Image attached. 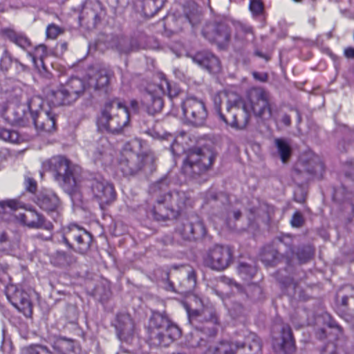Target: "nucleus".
<instances>
[{
  "label": "nucleus",
  "mask_w": 354,
  "mask_h": 354,
  "mask_svg": "<svg viewBox=\"0 0 354 354\" xmlns=\"http://www.w3.org/2000/svg\"><path fill=\"white\" fill-rule=\"evenodd\" d=\"M167 187V179L165 178L151 187V192L156 196L153 214L158 221L176 218L191 204L190 198L185 192L175 191L163 194Z\"/></svg>",
  "instance_id": "1"
},
{
  "label": "nucleus",
  "mask_w": 354,
  "mask_h": 354,
  "mask_svg": "<svg viewBox=\"0 0 354 354\" xmlns=\"http://www.w3.org/2000/svg\"><path fill=\"white\" fill-rule=\"evenodd\" d=\"M230 25L235 28V39L237 40L254 39L253 28L248 24L234 21L228 19H222L212 23L207 24L203 29V35L205 39L212 43H215L220 48L225 47L231 38Z\"/></svg>",
  "instance_id": "2"
},
{
  "label": "nucleus",
  "mask_w": 354,
  "mask_h": 354,
  "mask_svg": "<svg viewBox=\"0 0 354 354\" xmlns=\"http://www.w3.org/2000/svg\"><path fill=\"white\" fill-rule=\"evenodd\" d=\"M43 169L52 173L55 180L68 194H75L80 185V168L66 157L53 156L42 164Z\"/></svg>",
  "instance_id": "3"
},
{
  "label": "nucleus",
  "mask_w": 354,
  "mask_h": 354,
  "mask_svg": "<svg viewBox=\"0 0 354 354\" xmlns=\"http://www.w3.org/2000/svg\"><path fill=\"white\" fill-rule=\"evenodd\" d=\"M129 123L127 106L118 99L106 102L97 118V124L102 131L119 133Z\"/></svg>",
  "instance_id": "4"
},
{
  "label": "nucleus",
  "mask_w": 354,
  "mask_h": 354,
  "mask_svg": "<svg viewBox=\"0 0 354 354\" xmlns=\"http://www.w3.org/2000/svg\"><path fill=\"white\" fill-rule=\"evenodd\" d=\"M148 327L151 344L154 346H168L180 336L179 328L158 312L153 313Z\"/></svg>",
  "instance_id": "5"
},
{
  "label": "nucleus",
  "mask_w": 354,
  "mask_h": 354,
  "mask_svg": "<svg viewBox=\"0 0 354 354\" xmlns=\"http://www.w3.org/2000/svg\"><path fill=\"white\" fill-rule=\"evenodd\" d=\"M225 96L227 97L226 114H223L221 112L220 106L217 105L218 102L216 98L214 100L216 111L220 118L227 124L235 129H244L247 127L250 119V111L247 104L235 94H225Z\"/></svg>",
  "instance_id": "6"
},
{
  "label": "nucleus",
  "mask_w": 354,
  "mask_h": 354,
  "mask_svg": "<svg viewBox=\"0 0 354 354\" xmlns=\"http://www.w3.org/2000/svg\"><path fill=\"white\" fill-rule=\"evenodd\" d=\"M214 154L209 149H192L183 161L182 173L187 178H194L206 171L214 161Z\"/></svg>",
  "instance_id": "7"
},
{
  "label": "nucleus",
  "mask_w": 354,
  "mask_h": 354,
  "mask_svg": "<svg viewBox=\"0 0 354 354\" xmlns=\"http://www.w3.org/2000/svg\"><path fill=\"white\" fill-rule=\"evenodd\" d=\"M85 89L83 81L77 77H71L57 91H51L47 100L53 106L69 104L76 101Z\"/></svg>",
  "instance_id": "8"
},
{
  "label": "nucleus",
  "mask_w": 354,
  "mask_h": 354,
  "mask_svg": "<svg viewBox=\"0 0 354 354\" xmlns=\"http://www.w3.org/2000/svg\"><path fill=\"white\" fill-rule=\"evenodd\" d=\"M43 103V99L39 96L31 97L28 101V111L38 131L51 133L55 129V114L50 109H44Z\"/></svg>",
  "instance_id": "9"
},
{
  "label": "nucleus",
  "mask_w": 354,
  "mask_h": 354,
  "mask_svg": "<svg viewBox=\"0 0 354 354\" xmlns=\"http://www.w3.org/2000/svg\"><path fill=\"white\" fill-rule=\"evenodd\" d=\"M244 103L250 111L263 120L272 118V109L270 94L262 88H252L248 95Z\"/></svg>",
  "instance_id": "10"
},
{
  "label": "nucleus",
  "mask_w": 354,
  "mask_h": 354,
  "mask_svg": "<svg viewBox=\"0 0 354 354\" xmlns=\"http://www.w3.org/2000/svg\"><path fill=\"white\" fill-rule=\"evenodd\" d=\"M64 243L77 252L84 254L90 249L92 242L91 234L76 224H70L64 230Z\"/></svg>",
  "instance_id": "11"
},
{
  "label": "nucleus",
  "mask_w": 354,
  "mask_h": 354,
  "mask_svg": "<svg viewBox=\"0 0 354 354\" xmlns=\"http://www.w3.org/2000/svg\"><path fill=\"white\" fill-rule=\"evenodd\" d=\"M189 304L186 305V310L189 317L191 318L201 316V311L198 309L193 308L194 305L199 306L201 305V299L196 295H192L189 298ZM201 315L205 318V323L201 330L209 336L216 335L218 328V321L216 313L211 309H203Z\"/></svg>",
  "instance_id": "12"
},
{
  "label": "nucleus",
  "mask_w": 354,
  "mask_h": 354,
  "mask_svg": "<svg viewBox=\"0 0 354 354\" xmlns=\"http://www.w3.org/2000/svg\"><path fill=\"white\" fill-rule=\"evenodd\" d=\"M326 322V326L324 328L317 329L316 332L317 337L320 339L328 338V342L324 347L321 354H339V349L334 340H340L343 336L342 328L336 322L331 319L328 315L324 317Z\"/></svg>",
  "instance_id": "13"
},
{
  "label": "nucleus",
  "mask_w": 354,
  "mask_h": 354,
  "mask_svg": "<svg viewBox=\"0 0 354 354\" xmlns=\"http://www.w3.org/2000/svg\"><path fill=\"white\" fill-rule=\"evenodd\" d=\"M183 115L187 122L194 126H203L207 118L205 103L195 97H187L182 103Z\"/></svg>",
  "instance_id": "14"
},
{
  "label": "nucleus",
  "mask_w": 354,
  "mask_h": 354,
  "mask_svg": "<svg viewBox=\"0 0 354 354\" xmlns=\"http://www.w3.org/2000/svg\"><path fill=\"white\" fill-rule=\"evenodd\" d=\"M176 230L185 240L202 238L206 234L204 223L197 215H190L187 218L178 221Z\"/></svg>",
  "instance_id": "15"
},
{
  "label": "nucleus",
  "mask_w": 354,
  "mask_h": 354,
  "mask_svg": "<svg viewBox=\"0 0 354 354\" xmlns=\"http://www.w3.org/2000/svg\"><path fill=\"white\" fill-rule=\"evenodd\" d=\"M232 259V253L228 247L216 245L208 250L204 261L212 270L221 271L230 266Z\"/></svg>",
  "instance_id": "16"
},
{
  "label": "nucleus",
  "mask_w": 354,
  "mask_h": 354,
  "mask_svg": "<svg viewBox=\"0 0 354 354\" xmlns=\"http://www.w3.org/2000/svg\"><path fill=\"white\" fill-rule=\"evenodd\" d=\"M91 189L93 197L98 202L101 208L116 199V192L113 184L102 177L92 180Z\"/></svg>",
  "instance_id": "17"
},
{
  "label": "nucleus",
  "mask_w": 354,
  "mask_h": 354,
  "mask_svg": "<svg viewBox=\"0 0 354 354\" xmlns=\"http://www.w3.org/2000/svg\"><path fill=\"white\" fill-rule=\"evenodd\" d=\"M6 295L11 304L26 317L32 315V303L29 295L21 287L10 284L6 287Z\"/></svg>",
  "instance_id": "18"
},
{
  "label": "nucleus",
  "mask_w": 354,
  "mask_h": 354,
  "mask_svg": "<svg viewBox=\"0 0 354 354\" xmlns=\"http://www.w3.org/2000/svg\"><path fill=\"white\" fill-rule=\"evenodd\" d=\"M147 157L130 151L123 154L119 162V169L126 176H132L142 169Z\"/></svg>",
  "instance_id": "19"
},
{
  "label": "nucleus",
  "mask_w": 354,
  "mask_h": 354,
  "mask_svg": "<svg viewBox=\"0 0 354 354\" xmlns=\"http://www.w3.org/2000/svg\"><path fill=\"white\" fill-rule=\"evenodd\" d=\"M273 348L277 354H290L294 351V340L290 327H282L280 338L273 339Z\"/></svg>",
  "instance_id": "20"
},
{
  "label": "nucleus",
  "mask_w": 354,
  "mask_h": 354,
  "mask_svg": "<svg viewBox=\"0 0 354 354\" xmlns=\"http://www.w3.org/2000/svg\"><path fill=\"white\" fill-rule=\"evenodd\" d=\"M28 105L18 104L5 111L3 116L12 125L25 126L29 120L30 111H27Z\"/></svg>",
  "instance_id": "21"
},
{
  "label": "nucleus",
  "mask_w": 354,
  "mask_h": 354,
  "mask_svg": "<svg viewBox=\"0 0 354 354\" xmlns=\"http://www.w3.org/2000/svg\"><path fill=\"white\" fill-rule=\"evenodd\" d=\"M18 220L24 225L31 228H44L48 230L53 229V225L46 222L44 216L35 210H29L26 213L17 216Z\"/></svg>",
  "instance_id": "22"
},
{
  "label": "nucleus",
  "mask_w": 354,
  "mask_h": 354,
  "mask_svg": "<svg viewBox=\"0 0 354 354\" xmlns=\"http://www.w3.org/2000/svg\"><path fill=\"white\" fill-rule=\"evenodd\" d=\"M115 326L120 339L128 342L133 335L134 330V324L130 315L127 313L118 315Z\"/></svg>",
  "instance_id": "23"
},
{
  "label": "nucleus",
  "mask_w": 354,
  "mask_h": 354,
  "mask_svg": "<svg viewBox=\"0 0 354 354\" xmlns=\"http://www.w3.org/2000/svg\"><path fill=\"white\" fill-rule=\"evenodd\" d=\"M37 204L46 212H55L59 209L60 201L52 190H44L38 195Z\"/></svg>",
  "instance_id": "24"
},
{
  "label": "nucleus",
  "mask_w": 354,
  "mask_h": 354,
  "mask_svg": "<svg viewBox=\"0 0 354 354\" xmlns=\"http://www.w3.org/2000/svg\"><path fill=\"white\" fill-rule=\"evenodd\" d=\"M192 59L199 66L206 68L209 73H218L221 69L220 61L211 53H198L192 57Z\"/></svg>",
  "instance_id": "25"
},
{
  "label": "nucleus",
  "mask_w": 354,
  "mask_h": 354,
  "mask_svg": "<svg viewBox=\"0 0 354 354\" xmlns=\"http://www.w3.org/2000/svg\"><path fill=\"white\" fill-rule=\"evenodd\" d=\"M102 148H97L93 152L92 158L96 164L109 165L112 163L114 151L105 139L101 140Z\"/></svg>",
  "instance_id": "26"
},
{
  "label": "nucleus",
  "mask_w": 354,
  "mask_h": 354,
  "mask_svg": "<svg viewBox=\"0 0 354 354\" xmlns=\"http://www.w3.org/2000/svg\"><path fill=\"white\" fill-rule=\"evenodd\" d=\"M113 73L108 68H101L90 76L88 84L95 89H101L106 87L111 80Z\"/></svg>",
  "instance_id": "27"
},
{
  "label": "nucleus",
  "mask_w": 354,
  "mask_h": 354,
  "mask_svg": "<svg viewBox=\"0 0 354 354\" xmlns=\"http://www.w3.org/2000/svg\"><path fill=\"white\" fill-rule=\"evenodd\" d=\"M88 19L93 20V24L96 25L100 21L101 17L104 14L102 4L98 0L91 1L86 3L84 9Z\"/></svg>",
  "instance_id": "28"
},
{
  "label": "nucleus",
  "mask_w": 354,
  "mask_h": 354,
  "mask_svg": "<svg viewBox=\"0 0 354 354\" xmlns=\"http://www.w3.org/2000/svg\"><path fill=\"white\" fill-rule=\"evenodd\" d=\"M2 33L7 39L24 50H28L30 46V40L21 32L8 28L3 29Z\"/></svg>",
  "instance_id": "29"
},
{
  "label": "nucleus",
  "mask_w": 354,
  "mask_h": 354,
  "mask_svg": "<svg viewBox=\"0 0 354 354\" xmlns=\"http://www.w3.org/2000/svg\"><path fill=\"white\" fill-rule=\"evenodd\" d=\"M144 103L147 104L148 112L150 114L160 111L163 107L162 99L159 95H155L151 93L145 95Z\"/></svg>",
  "instance_id": "30"
},
{
  "label": "nucleus",
  "mask_w": 354,
  "mask_h": 354,
  "mask_svg": "<svg viewBox=\"0 0 354 354\" xmlns=\"http://www.w3.org/2000/svg\"><path fill=\"white\" fill-rule=\"evenodd\" d=\"M203 354H235V350L231 343L221 342L209 346Z\"/></svg>",
  "instance_id": "31"
},
{
  "label": "nucleus",
  "mask_w": 354,
  "mask_h": 354,
  "mask_svg": "<svg viewBox=\"0 0 354 354\" xmlns=\"http://www.w3.org/2000/svg\"><path fill=\"white\" fill-rule=\"evenodd\" d=\"M58 354H71L74 351V342L65 337L58 338L53 346Z\"/></svg>",
  "instance_id": "32"
},
{
  "label": "nucleus",
  "mask_w": 354,
  "mask_h": 354,
  "mask_svg": "<svg viewBox=\"0 0 354 354\" xmlns=\"http://www.w3.org/2000/svg\"><path fill=\"white\" fill-rule=\"evenodd\" d=\"M274 145L280 156V158L283 163H286L291 154V148L290 143L285 139L276 138Z\"/></svg>",
  "instance_id": "33"
},
{
  "label": "nucleus",
  "mask_w": 354,
  "mask_h": 354,
  "mask_svg": "<svg viewBox=\"0 0 354 354\" xmlns=\"http://www.w3.org/2000/svg\"><path fill=\"white\" fill-rule=\"evenodd\" d=\"M21 207L20 203L14 199L0 201V216L3 219H9L6 215H11L13 212Z\"/></svg>",
  "instance_id": "34"
},
{
  "label": "nucleus",
  "mask_w": 354,
  "mask_h": 354,
  "mask_svg": "<svg viewBox=\"0 0 354 354\" xmlns=\"http://www.w3.org/2000/svg\"><path fill=\"white\" fill-rule=\"evenodd\" d=\"M53 263L57 266H69L75 262L76 259L74 255L67 254L64 251H57L53 257Z\"/></svg>",
  "instance_id": "35"
},
{
  "label": "nucleus",
  "mask_w": 354,
  "mask_h": 354,
  "mask_svg": "<svg viewBox=\"0 0 354 354\" xmlns=\"http://www.w3.org/2000/svg\"><path fill=\"white\" fill-rule=\"evenodd\" d=\"M324 171V165L318 157H315L311 160L306 168V171L308 174H313L316 176H322Z\"/></svg>",
  "instance_id": "36"
},
{
  "label": "nucleus",
  "mask_w": 354,
  "mask_h": 354,
  "mask_svg": "<svg viewBox=\"0 0 354 354\" xmlns=\"http://www.w3.org/2000/svg\"><path fill=\"white\" fill-rule=\"evenodd\" d=\"M28 55L31 58L35 66H38L37 61L43 65V59L46 55V48L44 45H39L32 52L28 51Z\"/></svg>",
  "instance_id": "37"
},
{
  "label": "nucleus",
  "mask_w": 354,
  "mask_h": 354,
  "mask_svg": "<svg viewBox=\"0 0 354 354\" xmlns=\"http://www.w3.org/2000/svg\"><path fill=\"white\" fill-rule=\"evenodd\" d=\"M238 272L244 280H248L256 274L257 268L245 263H240L238 267Z\"/></svg>",
  "instance_id": "38"
},
{
  "label": "nucleus",
  "mask_w": 354,
  "mask_h": 354,
  "mask_svg": "<svg viewBox=\"0 0 354 354\" xmlns=\"http://www.w3.org/2000/svg\"><path fill=\"white\" fill-rule=\"evenodd\" d=\"M120 53L127 54L133 50L131 41L127 38H117L113 46Z\"/></svg>",
  "instance_id": "39"
},
{
  "label": "nucleus",
  "mask_w": 354,
  "mask_h": 354,
  "mask_svg": "<svg viewBox=\"0 0 354 354\" xmlns=\"http://www.w3.org/2000/svg\"><path fill=\"white\" fill-rule=\"evenodd\" d=\"M185 17L192 27L197 26L201 20V14L198 8L193 5L186 12Z\"/></svg>",
  "instance_id": "40"
},
{
  "label": "nucleus",
  "mask_w": 354,
  "mask_h": 354,
  "mask_svg": "<svg viewBox=\"0 0 354 354\" xmlns=\"http://www.w3.org/2000/svg\"><path fill=\"white\" fill-rule=\"evenodd\" d=\"M0 139L4 141L15 143L19 142V136L15 131H11L0 127Z\"/></svg>",
  "instance_id": "41"
},
{
  "label": "nucleus",
  "mask_w": 354,
  "mask_h": 354,
  "mask_svg": "<svg viewBox=\"0 0 354 354\" xmlns=\"http://www.w3.org/2000/svg\"><path fill=\"white\" fill-rule=\"evenodd\" d=\"M21 354H51V353L46 346L33 345L23 348Z\"/></svg>",
  "instance_id": "42"
},
{
  "label": "nucleus",
  "mask_w": 354,
  "mask_h": 354,
  "mask_svg": "<svg viewBox=\"0 0 354 354\" xmlns=\"http://www.w3.org/2000/svg\"><path fill=\"white\" fill-rule=\"evenodd\" d=\"M183 284L185 286L184 292L189 293L194 289L196 285V278L195 272L193 270L188 273L187 279L183 281Z\"/></svg>",
  "instance_id": "43"
},
{
  "label": "nucleus",
  "mask_w": 354,
  "mask_h": 354,
  "mask_svg": "<svg viewBox=\"0 0 354 354\" xmlns=\"http://www.w3.org/2000/svg\"><path fill=\"white\" fill-rule=\"evenodd\" d=\"M277 251L264 249L261 254V260L268 266L273 264L277 259Z\"/></svg>",
  "instance_id": "44"
},
{
  "label": "nucleus",
  "mask_w": 354,
  "mask_h": 354,
  "mask_svg": "<svg viewBox=\"0 0 354 354\" xmlns=\"http://www.w3.org/2000/svg\"><path fill=\"white\" fill-rule=\"evenodd\" d=\"M313 254V248L310 246H306L297 252V256L298 259L303 263L310 259Z\"/></svg>",
  "instance_id": "45"
},
{
  "label": "nucleus",
  "mask_w": 354,
  "mask_h": 354,
  "mask_svg": "<svg viewBox=\"0 0 354 354\" xmlns=\"http://www.w3.org/2000/svg\"><path fill=\"white\" fill-rule=\"evenodd\" d=\"M346 292H350L349 295H344L341 297V305L343 307L347 308L349 306V301L353 302L354 305V288L351 286H347L345 287Z\"/></svg>",
  "instance_id": "46"
},
{
  "label": "nucleus",
  "mask_w": 354,
  "mask_h": 354,
  "mask_svg": "<svg viewBox=\"0 0 354 354\" xmlns=\"http://www.w3.org/2000/svg\"><path fill=\"white\" fill-rule=\"evenodd\" d=\"M159 88L162 93H167L169 97H173L177 95L176 90L171 88L170 84L166 79L161 80Z\"/></svg>",
  "instance_id": "47"
},
{
  "label": "nucleus",
  "mask_w": 354,
  "mask_h": 354,
  "mask_svg": "<svg viewBox=\"0 0 354 354\" xmlns=\"http://www.w3.org/2000/svg\"><path fill=\"white\" fill-rule=\"evenodd\" d=\"M250 10L254 15H259L263 12V4L261 0H251Z\"/></svg>",
  "instance_id": "48"
},
{
  "label": "nucleus",
  "mask_w": 354,
  "mask_h": 354,
  "mask_svg": "<svg viewBox=\"0 0 354 354\" xmlns=\"http://www.w3.org/2000/svg\"><path fill=\"white\" fill-rule=\"evenodd\" d=\"M280 243L281 245H287L288 250L286 252V254L287 257H290L293 255L294 251L292 248V239L290 236H284L280 239Z\"/></svg>",
  "instance_id": "49"
},
{
  "label": "nucleus",
  "mask_w": 354,
  "mask_h": 354,
  "mask_svg": "<svg viewBox=\"0 0 354 354\" xmlns=\"http://www.w3.org/2000/svg\"><path fill=\"white\" fill-rule=\"evenodd\" d=\"M61 33V29L55 25H49L46 29V35L48 38L55 39Z\"/></svg>",
  "instance_id": "50"
},
{
  "label": "nucleus",
  "mask_w": 354,
  "mask_h": 354,
  "mask_svg": "<svg viewBox=\"0 0 354 354\" xmlns=\"http://www.w3.org/2000/svg\"><path fill=\"white\" fill-rule=\"evenodd\" d=\"M25 186L28 191L34 193L37 189V182L31 177L25 178Z\"/></svg>",
  "instance_id": "51"
},
{
  "label": "nucleus",
  "mask_w": 354,
  "mask_h": 354,
  "mask_svg": "<svg viewBox=\"0 0 354 354\" xmlns=\"http://www.w3.org/2000/svg\"><path fill=\"white\" fill-rule=\"evenodd\" d=\"M304 223V218L302 215L299 213L296 212L293 214L292 220H291V224L293 227H300Z\"/></svg>",
  "instance_id": "52"
},
{
  "label": "nucleus",
  "mask_w": 354,
  "mask_h": 354,
  "mask_svg": "<svg viewBox=\"0 0 354 354\" xmlns=\"http://www.w3.org/2000/svg\"><path fill=\"white\" fill-rule=\"evenodd\" d=\"M11 62L12 59L10 55L6 53L1 57L0 66L1 68H3L7 70L8 67L10 66Z\"/></svg>",
  "instance_id": "53"
},
{
  "label": "nucleus",
  "mask_w": 354,
  "mask_h": 354,
  "mask_svg": "<svg viewBox=\"0 0 354 354\" xmlns=\"http://www.w3.org/2000/svg\"><path fill=\"white\" fill-rule=\"evenodd\" d=\"M10 238L7 232H0V245H9L10 244Z\"/></svg>",
  "instance_id": "54"
},
{
  "label": "nucleus",
  "mask_w": 354,
  "mask_h": 354,
  "mask_svg": "<svg viewBox=\"0 0 354 354\" xmlns=\"http://www.w3.org/2000/svg\"><path fill=\"white\" fill-rule=\"evenodd\" d=\"M241 215V213L239 210H233L227 212V223L229 226H230L229 220L231 219V216H233L234 220H238Z\"/></svg>",
  "instance_id": "55"
},
{
  "label": "nucleus",
  "mask_w": 354,
  "mask_h": 354,
  "mask_svg": "<svg viewBox=\"0 0 354 354\" xmlns=\"http://www.w3.org/2000/svg\"><path fill=\"white\" fill-rule=\"evenodd\" d=\"M344 55L346 58L353 59L354 58V48L347 47L344 50Z\"/></svg>",
  "instance_id": "56"
},
{
  "label": "nucleus",
  "mask_w": 354,
  "mask_h": 354,
  "mask_svg": "<svg viewBox=\"0 0 354 354\" xmlns=\"http://www.w3.org/2000/svg\"><path fill=\"white\" fill-rule=\"evenodd\" d=\"M346 174L347 176H351L352 174L354 172V163L353 162H348L346 165Z\"/></svg>",
  "instance_id": "57"
},
{
  "label": "nucleus",
  "mask_w": 354,
  "mask_h": 354,
  "mask_svg": "<svg viewBox=\"0 0 354 354\" xmlns=\"http://www.w3.org/2000/svg\"><path fill=\"white\" fill-rule=\"evenodd\" d=\"M226 283H229L231 286H234L239 291L241 290V286L233 279H226Z\"/></svg>",
  "instance_id": "58"
},
{
  "label": "nucleus",
  "mask_w": 354,
  "mask_h": 354,
  "mask_svg": "<svg viewBox=\"0 0 354 354\" xmlns=\"http://www.w3.org/2000/svg\"><path fill=\"white\" fill-rule=\"evenodd\" d=\"M281 122L286 126H289L291 124V119H290V117L287 115V114H285L282 116V118H281Z\"/></svg>",
  "instance_id": "59"
},
{
  "label": "nucleus",
  "mask_w": 354,
  "mask_h": 354,
  "mask_svg": "<svg viewBox=\"0 0 354 354\" xmlns=\"http://www.w3.org/2000/svg\"><path fill=\"white\" fill-rule=\"evenodd\" d=\"M179 145L177 143H173L171 145V150L174 154H180V150L178 149Z\"/></svg>",
  "instance_id": "60"
},
{
  "label": "nucleus",
  "mask_w": 354,
  "mask_h": 354,
  "mask_svg": "<svg viewBox=\"0 0 354 354\" xmlns=\"http://www.w3.org/2000/svg\"><path fill=\"white\" fill-rule=\"evenodd\" d=\"M130 106H131V109L133 111H137L138 107V102L136 100H131V103H130Z\"/></svg>",
  "instance_id": "61"
},
{
  "label": "nucleus",
  "mask_w": 354,
  "mask_h": 354,
  "mask_svg": "<svg viewBox=\"0 0 354 354\" xmlns=\"http://www.w3.org/2000/svg\"><path fill=\"white\" fill-rule=\"evenodd\" d=\"M253 346L254 347V350L256 352H259L261 350V344L259 340H254Z\"/></svg>",
  "instance_id": "62"
},
{
  "label": "nucleus",
  "mask_w": 354,
  "mask_h": 354,
  "mask_svg": "<svg viewBox=\"0 0 354 354\" xmlns=\"http://www.w3.org/2000/svg\"><path fill=\"white\" fill-rule=\"evenodd\" d=\"M253 288H254V292L256 293H257L259 295H260L261 293V288L260 286H259L257 285H254Z\"/></svg>",
  "instance_id": "63"
},
{
  "label": "nucleus",
  "mask_w": 354,
  "mask_h": 354,
  "mask_svg": "<svg viewBox=\"0 0 354 354\" xmlns=\"http://www.w3.org/2000/svg\"><path fill=\"white\" fill-rule=\"evenodd\" d=\"M205 345V341L201 339V341L198 343L197 346H202Z\"/></svg>",
  "instance_id": "64"
}]
</instances>
